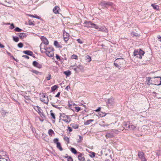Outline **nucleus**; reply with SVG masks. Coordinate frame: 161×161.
<instances>
[{
	"instance_id": "f257e3e1",
	"label": "nucleus",
	"mask_w": 161,
	"mask_h": 161,
	"mask_svg": "<svg viewBox=\"0 0 161 161\" xmlns=\"http://www.w3.org/2000/svg\"><path fill=\"white\" fill-rule=\"evenodd\" d=\"M40 47L42 53H45L46 55L50 57L53 56L54 50L52 48L47 47L45 45H43L42 43L41 44Z\"/></svg>"
},
{
	"instance_id": "f03ea898",
	"label": "nucleus",
	"mask_w": 161,
	"mask_h": 161,
	"mask_svg": "<svg viewBox=\"0 0 161 161\" xmlns=\"http://www.w3.org/2000/svg\"><path fill=\"white\" fill-rule=\"evenodd\" d=\"M125 63V61L123 58H118L114 61V65L115 66L120 69L122 67L123 65Z\"/></svg>"
},
{
	"instance_id": "7ed1b4c3",
	"label": "nucleus",
	"mask_w": 161,
	"mask_h": 161,
	"mask_svg": "<svg viewBox=\"0 0 161 161\" xmlns=\"http://www.w3.org/2000/svg\"><path fill=\"white\" fill-rule=\"evenodd\" d=\"M144 52L141 49L135 50L133 52V55L134 56H136L137 58L141 59L142 58V56L144 55Z\"/></svg>"
},
{
	"instance_id": "20e7f679",
	"label": "nucleus",
	"mask_w": 161,
	"mask_h": 161,
	"mask_svg": "<svg viewBox=\"0 0 161 161\" xmlns=\"http://www.w3.org/2000/svg\"><path fill=\"white\" fill-rule=\"evenodd\" d=\"M99 5H101L103 8H108L109 6H112L113 5V3L110 2H106L105 1H102Z\"/></svg>"
},
{
	"instance_id": "39448f33",
	"label": "nucleus",
	"mask_w": 161,
	"mask_h": 161,
	"mask_svg": "<svg viewBox=\"0 0 161 161\" xmlns=\"http://www.w3.org/2000/svg\"><path fill=\"white\" fill-rule=\"evenodd\" d=\"M138 156L141 161H147L146 158L144 157L145 154L143 152L139 151L138 152Z\"/></svg>"
},
{
	"instance_id": "423d86ee",
	"label": "nucleus",
	"mask_w": 161,
	"mask_h": 161,
	"mask_svg": "<svg viewBox=\"0 0 161 161\" xmlns=\"http://www.w3.org/2000/svg\"><path fill=\"white\" fill-rule=\"evenodd\" d=\"M33 108L40 115H43V112L41 108L38 106H32Z\"/></svg>"
},
{
	"instance_id": "0eeeda50",
	"label": "nucleus",
	"mask_w": 161,
	"mask_h": 161,
	"mask_svg": "<svg viewBox=\"0 0 161 161\" xmlns=\"http://www.w3.org/2000/svg\"><path fill=\"white\" fill-rule=\"evenodd\" d=\"M153 81L154 82V85H161V77H154Z\"/></svg>"
},
{
	"instance_id": "6e6552de",
	"label": "nucleus",
	"mask_w": 161,
	"mask_h": 161,
	"mask_svg": "<svg viewBox=\"0 0 161 161\" xmlns=\"http://www.w3.org/2000/svg\"><path fill=\"white\" fill-rule=\"evenodd\" d=\"M61 119L63 120L67 123H69L71 121V119L70 117L66 115H63L62 116Z\"/></svg>"
},
{
	"instance_id": "1a4fd4ad",
	"label": "nucleus",
	"mask_w": 161,
	"mask_h": 161,
	"mask_svg": "<svg viewBox=\"0 0 161 161\" xmlns=\"http://www.w3.org/2000/svg\"><path fill=\"white\" fill-rule=\"evenodd\" d=\"M40 99L41 101L45 103H47L48 102V99L47 96L43 94L40 97Z\"/></svg>"
},
{
	"instance_id": "9d476101",
	"label": "nucleus",
	"mask_w": 161,
	"mask_h": 161,
	"mask_svg": "<svg viewBox=\"0 0 161 161\" xmlns=\"http://www.w3.org/2000/svg\"><path fill=\"white\" fill-rule=\"evenodd\" d=\"M41 39L42 42L41 43H42L43 45L45 44L46 45H47L49 44V42L47 38L44 36H41Z\"/></svg>"
},
{
	"instance_id": "9b49d317",
	"label": "nucleus",
	"mask_w": 161,
	"mask_h": 161,
	"mask_svg": "<svg viewBox=\"0 0 161 161\" xmlns=\"http://www.w3.org/2000/svg\"><path fill=\"white\" fill-rule=\"evenodd\" d=\"M78 158L79 161H85V158L84 157V154L80 152H78Z\"/></svg>"
},
{
	"instance_id": "f8f14e48",
	"label": "nucleus",
	"mask_w": 161,
	"mask_h": 161,
	"mask_svg": "<svg viewBox=\"0 0 161 161\" xmlns=\"http://www.w3.org/2000/svg\"><path fill=\"white\" fill-rule=\"evenodd\" d=\"M69 34L66 32L64 31L63 33V37L65 42H66L69 39Z\"/></svg>"
},
{
	"instance_id": "ddd939ff",
	"label": "nucleus",
	"mask_w": 161,
	"mask_h": 161,
	"mask_svg": "<svg viewBox=\"0 0 161 161\" xmlns=\"http://www.w3.org/2000/svg\"><path fill=\"white\" fill-rule=\"evenodd\" d=\"M113 131H109L107 132L105 135L106 138H112L114 136L115 134L113 132Z\"/></svg>"
},
{
	"instance_id": "4468645a",
	"label": "nucleus",
	"mask_w": 161,
	"mask_h": 161,
	"mask_svg": "<svg viewBox=\"0 0 161 161\" xmlns=\"http://www.w3.org/2000/svg\"><path fill=\"white\" fill-rule=\"evenodd\" d=\"M32 64L33 66L36 67L38 69H41L42 67V66L41 64H40L36 61H34L33 62Z\"/></svg>"
},
{
	"instance_id": "2eb2a0df",
	"label": "nucleus",
	"mask_w": 161,
	"mask_h": 161,
	"mask_svg": "<svg viewBox=\"0 0 161 161\" xmlns=\"http://www.w3.org/2000/svg\"><path fill=\"white\" fill-rule=\"evenodd\" d=\"M85 26L87 27H93L92 25H93V23L91 21H85L84 23Z\"/></svg>"
},
{
	"instance_id": "dca6fc26",
	"label": "nucleus",
	"mask_w": 161,
	"mask_h": 161,
	"mask_svg": "<svg viewBox=\"0 0 161 161\" xmlns=\"http://www.w3.org/2000/svg\"><path fill=\"white\" fill-rule=\"evenodd\" d=\"M60 9V8L58 6H56L53 9V12L55 14H59V10Z\"/></svg>"
},
{
	"instance_id": "f3484780",
	"label": "nucleus",
	"mask_w": 161,
	"mask_h": 161,
	"mask_svg": "<svg viewBox=\"0 0 161 161\" xmlns=\"http://www.w3.org/2000/svg\"><path fill=\"white\" fill-rule=\"evenodd\" d=\"M84 59L86 62L87 63L90 62L92 60L91 57L88 55H87L85 56Z\"/></svg>"
},
{
	"instance_id": "a211bd4d",
	"label": "nucleus",
	"mask_w": 161,
	"mask_h": 161,
	"mask_svg": "<svg viewBox=\"0 0 161 161\" xmlns=\"http://www.w3.org/2000/svg\"><path fill=\"white\" fill-rule=\"evenodd\" d=\"M99 31L102 32H107L108 31V30L107 28H106L105 26L102 27L101 28H99Z\"/></svg>"
},
{
	"instance_id": "6ab92c4d",
	"label": "nucleus",
	"mask_w": 161,
	"mask_h": 161,
	"mask_svg": "<svg viewBox=\"0 0 161 161\" xmlns=\"http://www.w3.org/2000/svg\"><path fill=\"white\" fill-rule=\"evenodd\" d=\"M18 35L21 39H23L26 36L25 34L24 33H19Z\"/></svg>"
},
{
	"instance_id": "aec40b11",
	"label": "nucleus",
	"mask_w": 161,
	"mask_h": 161,
	"mask_svg": "<svg viewBox=\"0 0 161 161\" xmlns=\"http://www.w3.org/2000/svg\"><path fill=\"white\" fill-rule=\"evenodd\" d=\"M54 45L57 47L61 48L62 46L57 41H55L54 43Z\"/></svg>"
},
{
	"instance_id": "412c9836",
	"label": "nucleus",
	"mask_w": 161,
	"mask_h": 161,
	"mask_svg": "<svg viewBox=\"0 0 161 161\" xmlns=\"http://www.w3.org/2000/svg\"><path fill=\"white\" fill-rule=\"evenodd\" d=\"M23 52L26 54L30 56H31L33 54V52L29 50L24 51Z\"/></svg>"
},
{
	"instance_id": "4be33fe9",
	"label": "nucleus",
	"mask_w": 161,
	"mask_h": 161,
	"mask_svg": "<svg viewBox=\"0 0 161 161\" xmlns=\"http://www.w3.org/2000/svg\"><path fill=\"white\" fill-rule=\"evenodd\" d=\"M24 97L25 99V101L26 103H29L31 101V99L29 96H24Z\"/></svg>"
},
{
	"instance_id": "5701e85b",
	"label": "nucleus",
	"mask_w": 161,
	"mask_h": 161,
	"mask_svg": "<svg viewBox=\"0 0 161 161\" xmlns=\"http://www.w3.org/2000/svg\"><path fill=\"white\" fill-rule=\"evenodd\" d=\"M31 71L36 75H41L42 74V73L41 72L35 69H32L31 70Z\"/></svg>"
},
{
	"instance_id": "b1692460",
	"label": "nucleus",
	"mask_w": 161,
	"mask_h": 161,
	"mask_svg": "<svg viewBox=\"0 0 161 161\" xmlns=\"http://www.w3.org/2000/svg\"><path fill=\"white\" fill-rule=\"evenodd\" d=\"M151 6L153 7V8H154V9L157 10H159V8L158 5H156L155 4L153 3L151 5Z\"/></svg>"
},
{
	"instance_id": "393cba45",
	"label": "nucleus",
	"mask_w": 161,
	"mask_h": 161,
	"mask_svg": "<svg viewBox=\"0 0 161 161\" xmlns=\"http://www.w3.org/2000/svg\"><path fill=\"white\" fill-rule=\"evenodd\" d=\"M70 150L71 151L75 154H78V152H77L74 148L72 147H71Z\"/></svg>"
},
{
	"instance_id": "a878e982",
	"label": "nucleus",
	"mask_w": 161,
	"mask_h": 161,
	"mask_svg": "<svg viewBox=\"0 0 161 161\" xmlns=\"http://www.w3.org/2000/svg\"><path fill=\"white\" fill-rule=\"evenodd\" d=\"M50 115L51 116V118H52L54 121L55 119V114L53 113V111L52 110L50 111Z\"/></svg>"
},
{
	"instance_id": "bb28decb",
	"label": "nucleus",
	"mask_w": 161,
	"mask_h": 161,
	"mask_svg": "<svg viewBox=\"0 0 161 161\" xmlns=\"http://www.w3.org/2000/svg\"><path fill=\"white\" fill-rule=\"evenodd\" d=\"M94 121V120L93 119H89L87 120L86 121L84 122V125H88Z\"/></svg>"
},
{
	"instance_id": "cd10ccee",
	"label": "nucleus",
	"mask_w": 161,
	"mask_h": 161,
	"mask_svg": "<svg viewBox=\"0 0 161 161\" xmlns=\"http://www.w3.org/2000/svg\"><path fill=\"white\" fill-rule=\"evenodd\" d=\"M70 126L72 128L75 129H77L78 128L79 125L75 124H71Z\"/></svg>"
},
{
	"instance_id": "c85d7f7f",
	"label": "nucleus",
	"mask_w": 161,
	"mask_h": 161,
	"mask_svg": "<svg viewBox=\"0 0 161 161\" xmlns=\"http://www.w3.org/2000/svg\"><path fill=\"white\" fill-rule=\"evenodd\" d=\"M57 144V147L58 149L60 151H62L63 150V149L61 146V144L60 142L58 143Z\"/></svg>"
},
{
	"instance_id": "c756f323",
	"label": "nucleus",
	"mask_w": 161,
	"mask_h": 161,
	"mask_svg": "<svg viewBox=\"0 0 161 161\" xmlns=\"http://www.w3.org/2000/svg\"><path fill=\"white\" fill-rule=\"evenodd\" d=\"M41 134L42 135V137L43 139L45 141H47V140L48 139L47 138V136L46 134L43 133H42Z\"/></svg>"
},
{
	"instance_id": "7c9ffc66",
	"label": "nucleus",
	"mask_w": 161,
	"mask_h": 161,
	"mask_svg": "<svg viewBox=\"0 0 161 161\" xmlns=\"http://www.w3.org/2000/svg\"><path fill=\"white\" fill-rule=\"evenodd\" d=\"M58 87L57 85H55L52 86L51 88V91L52 92L55 91L56 89Z\"/></svg>"
},
{
	"instance_id": "2f4dec72",
	"label": "nucleus",
	"mask_w": 161,
	"mask_h": 161,
	"mask_svg": "<svg viewBox=\"0 0 161 161\" xmlns=\"http://www.w3.org/2000/svg\"><path fill=\"white\" fill-rule=\"evenodd\" d=\"M64 141L67 142V143H69V137H67L64 135Z\"/></svg>"
},
{
	"instance_id": "473e14b6",
	"label": "nucleus",
	"mask_w": 161,
	"mask_h": 161,
	"mask_svg": "<svg viewBox=\"0 0 161 161\" xmlns=\"http://www.w3.org/2000/svg\"><path fill=\"white\" fill-rule=\"evenodd\" d=\"M51 78V75L50 73H48L46 77V79L47 80H49Z\"/></svg>"
},
{
	"instance_id": "72a5a7b5",
	"label": "nucleus",
	"mask_w": 161,
	"mask_h": 161,
	"mask_svg": "<svg viewBox=\"0 0 161 161\" xmlns=\"http://www.w3.org/2000/svg\"><path fill=\"white\" fill-rule=\"evenodd\" d=\"M64 74L67 76H69L71 74V72L69 70H67L64 72Z\"/></svg>"
},
{
	"instance_id": "f704fd0d",
	"label": "nucleus",
	"mask_w": 161,
	"mask_h": 161,
	"mask_svg": "<svg viewBox=\"0 0 161 161\" xmlns=\"http://www.w3.org/2000/svg\"><path fill=\"white\" fill-rule=\"evenodd\" d=\"M71 59H75L76 60L78 59V57L77 55L75 54L72 55L71 56Z\"/></svg>"
},
{
	"instance_id": "c9c22d12",
	"label": "nucleus",
	"mask_w": 161,
	"mask_h": 161,
	"mask_svg": "<svg viewBox=\"0 0 161 161\" xmlns=\"http://www.w3.org/2000/svg\"><path fill=\"white\" fill-rule=\"evenodd\" d=\"M90 156L92 158H94L95 156V153L91 152L90 153Z\"/></svg>"
},
{
	"instance_id": "e433bc0d",
	"label": "nucleus",
	"mask_w": 161,
	"mask_h": 161,
	"mask_svg": "<svg viewBox=\"0 0 161 161\" xmlns=\"http://www.w3.org/2000/svg\"><path fill=\"white\" fill-rule=\"evenodd\" d=\"M75 111L77 112H78L81 110L80 108L78 107H75Z\"/></svg>"
},
{
	"instance_id": "4c0bfd02",
	"label": "nucleus",
	"mask_w": 161,
	"mask_h": 161,
	"mask_svg": "<svg viewBox=\"0 0 161 161\" xmlns=\"http://www.w3.org/2000/svg\"><path fill=\"white\" fill-rule=\"evenodd\" d=\"M69 107H71L72 106H75L76 105L74 103L71 102L69 103Z\"/></svg>"
},
{
	"instance_id": "58836bf2",
	"label": "nucleus",
	"mask_w": 161,
	"mask_h": 161,
	"mask_svg": "<svg viewBox=\"0 0 161 161\" xmlns=\"http://www.w3.org/2000/svg\"><path fill=\"white\" fill-rule=\"evenodd\" d=\"M79 139L78 140V143L81 142L83 140V137L79 135Z\"/></svg>"
},
{
	"instance_id": "ea45409f",
	"label": "nucleus",
	"mask_w": 161,
	"mask_h": 161,
	"mask_svg": "<svg viewBox=\"0 0 161 161\" xmlns=\"http://www.w3.org/2000/svg\"><path fill=\"white\" fill-rule=\"evenodd\" d=\"M2 156H6L7 155V153L5 152V151H2Z\"/></svg>"
},
{
	"instance_id": "a19ab883",
	"label": "nucleus",
	"mask_w": 161,
	"mask_h": 161,
	"mask_svg": "<svg viewBox=\"0 0 161 161\" xmlns=\"http://www.w3.org/2000/svg\"><path fill=\"white\" fill-rule=\"evenodd\" d=\"M34 21H32L31 20H29L28 22L29 25H34Z\"/></svg>"
},
{
	"instance_id": "79ce46f5",
	"label": "nucleus",
	"mask_w": 161,
	"mask_h": 161,
	"mask_svg": "<svg viewBox=\"0 0 161 161\" xmlns=\"http://www.w3.org/2000/svg\"><path fill=\"white\" fill-rule=\"evenodd\" d=\"M14 30L15 31H17V32H20L22 31V30L21 29L19 28L18 27H17Z\"/></svg>"
},
{
	"instance_id": "37998d69",
	"label": "nucleus",
	"mask_w": 161,
	"mask_h": 161,
	"mask_svg": "<svg viewBox=\"0 0 161 161\" xmlns=\"http://www.w3.org/2000/svg\"><path fill=\"white\" fill-rule=\"evenodd\" d=\"M99 114L102 117L106 115L105 114V113H103L101 112H100L99 113Z\"/></svg>"
},
{
	"instance_id": "c03bdc74",
	"label": "nucleus",
	"mask_w": 161,
	"mask_h": 161,
	"mask_svg": "<svg viewBox=\"0 0 161 161\" xmlns=\"http://www.w3.org/2000/svg\"><path fill=\"white\" fill-rule=\"evenodd\" d=\"M18 46L20 48H22L23 46V44L21 42H20L18 44Z\"/></svg>"
},
{
	"instance_id": "a18cd8bd",
	"label": "nucleus",
	"mask_w": 161,
	"mask_h": 161,
	"mask_svg": "<svg viewBox=\"0 0 161 161\" xmlns=\"http://www.w3.org/2000/svg\"><path fill=\"white\" fill-rule=\"evenodd\" d=\"M13 40H14L15 41V42H18L19 41V38L18 37H13Z\"/></svg>"
},
{
	"instance_id": "49530a36",
	"label": "nucleus",
	"mask_w": 161,
	"mask_h": 161,
	"mask_svg": "<svg viewBox=\"0 0 161 161\" xmlns=\"http://www.w3.org/2000/svg\"><path fill=\"white\" fill-rule=\"evenodd\" d=\"M93 27H94L96 29H98L99 28L98 26L95 24L93 23V25H92Z\"/></svg>"
},
{
	"instance_id": "de8ad7c7",
	"label": "nucleus",
	"mask_w": 161,
	"mask_h": 161,
	"mask_svg": "<svg viewBox=\"0 0 161 161\" xmlns=\"http://www.w3.org/2000/svg\"><path fill=\"white\" fill-rule=\"evenodd\" d=\"M58 139L57 138H55L53 140L54 142L56 144H57L58 143H59V142H58Z\"/></svg>"
},
{
	"instance_id": "09e8293b",
	"label": "nucleus",
	"mask_w": 161,
	"mask_h": 161,
	"mask_svg": "<svg viewBox=\"0 0 161 161\" xmlns=\"http://www.w3.org/2000/svg\"><path fill=\"white\" fill-rule=\"evenodd\" d=\"M67 160L68 161H73V159L71 156H69V157L67 158Z\"/></svg>"
},
{
	"instance_id": "8fccbe9b",
	"label": "nucleus",
	"mask_w": 161,
	"mask_h": 161,
	"mask_svg": "<svg viewBox=\"0 0 161 161\" xmlns=\"http://www.w3.org/2000/svg\"><path fill=\"white\" fill-rule=\"evenodd\" d=\"M129 128L132 130H134L135 128V127L134 125H129Z\"/></svg>"
},
{
	"instance_id": "3c124183",
	"label": "nucleus",
	"mask_w": 161,
	"mask_h": 161,
	"mask_svg": "<svg viewBox=\"0 0 161 161\" xmlns=\"http://www.w3.org/2000/svg\"><path fill=\"white\" fill-rule=\"evenodd\" d=\"M77 68H79V69H83V66L81 65V64H79V65H78L77 66Z\"/></svg>"
},
{
	"instance_id": "603ef678",
	"label": "nucleus",
	"mask_w": 161,
	"mask_h": 161,
	"mask_svg": "<svg viewBox=\"0 0 161 161\" xmlns=\"http://www.w3.org/2000/svg\"><path fill=\"white\" fill-rule=\"evenodd\" d=\"M77 41L80 44H82L83 43V42L80 39H78L77 40Z\"/></svg>"
},
{
	"instance_id": "864d4df0",
	"label": "nucleus",
	"mask_w": 161,
	"mask_h": 161,
	"mask_svg": "<svg viewBox=\"0 0 161 161\" xmlns=\"http://www.w3.org/2000/svg\"><path fill=\"white\" fill-rule=\"evenodd\" d=\"M56 59L58 60H60V57L59 56H58V55L57 54H56Z\"/></svg>"
},
{
	"instance_id": "5fc2aeb1",
	"label": "nucleus",
	"mask_w": 161,
	"mask_h": 161,
	"mask_svg": "<svg viewBox=\"0 0 161 161\" xmlns=\"http://www.w3.org/2000/svg\"><path fill=\"white\" fill-rule=\"evenodd\" d=\"M14 27V25L13 24H12L10 26V28L11 29H12Z\"/></svg>"
},
{
	"instance_id": "6e6d98bb",
	"label": "nucleus",
	"mask_w": 161,
	"mask_h": 161,
	"mask_svg": "<svg viewBox=\"0 0 161 161\" xmlns=\"http://www.w3.org/2000/svg\"><path fill=\"white\" fill-rule=\"evenodd\" d=\"M22 57L27 59H29V57L27 55H23Z\"/></svg>"
},
{
	"instance_id": "4d7b16f0",
	"label": "nucleus",
	"mask_w": 161,
	"mask_h": 161,
	"mask_svg": "<svg viewBox=\"0 0 161 161\" xmlns=\"http://www.w3.org/2000/svg\"><path fill=\"white\" fill-rule=\"evenodd\" d=\"M138 137H140V136H142V134H138V133H136L135 134Z\"/></svg>"
},
{
	"instance_id": "13d9d810",
	"label": "nucleus",
	"mask_w": 161,
	"mask_h": 161,
	"mask_svg": "<svg viewBox=\"0 0 161 161\" xmlns=\"http://www.w3.org/2000/svg\"><path fill=\"white\" fill-rule=\"evenodd\" d=\"M34 18H35L38 19H40V17L39 16H37L36 15H34Z\"/></svg>"
},
{
	"instance_id": "bf43d9fd",
	"label": "nucleus",
	"mask_w": 161,
	"mask_h": 161,
	"mask_svg": "<svg viewBox=\"0 0 161 161\" xmlns=\"http://www.w3.org/2000/svg\"><path fill=\"white\" fill-rule=\"evenodd\" d=\"M69 157V156L68 154H65V156H64L62 158H67L68 157Z\"/></svg>"
},
{
	"instance_id": "052dcab7",
	"label": "nucleus",
	"mask_w": 161,
	"mask_h": 161,
	"mask_svg": "<svg viewBox=\"0 0 161 161\" xmlns=\"http://www.w3.org/2000/svg\"><path fill=\"white\" fill-rule=\"evenodd\" d=\"M70 89V87L69 86H67L65 88V89H66L67 90H68L69 89Z\"/></svg>"
},
{
	"instance_id": "680f3d73",
	"label": "nucleus",
	"mask_w": 161,
	"mask_h": 161,
	"mask_svg": "<svg viewBox=\"0 0 161 161\" xmlns=\"http://www.w3.org/2000/svg\"><path fill=\"white\" fill-rule=\"evenodd\" d=\"M60 94V92H58L57 94L55 96V97H59Z\"/></svg>"
},
{
	"instance_id": "e2e57ef3",
	"label": "nucleus",
	"mask_w": 161,
	"mask_h": 161,
	"mask_svg": "<svg viewBox=\"0 0 161 161\" xmlns=\"http://www.w3.org/2000/svg\"><path fill=\"white\" fill-rule=\"evenodd\" d=\"M101 108L100 107H99L97 109L95 110V111L96 112H99V111H100V110H101Z\"/></svg>"
},
{
	"instance_id": "0e129e2a",
	"label": "nucleus",
	"mask_w": 161,
	"mask_h": 161,
	"mask_svg": "<svg viewBox=\"0 0 161 161\" xmlns=\"http://www.w3.org/2000/svg\"><path fill=\"white\" fill-rule=\"evenodd\" d=\"M157 38L159 40V41L161 42V36L160 35H158V36Z\"/></svg>"
},
{
	"instance_id": "69168bd1",
	"label": "nucleus",
	"mask_w": 161,
	"mask_h": 161,
	"mask_svg": "<svg viewBox=\"0 0 161 161\" xmlns=\"http://www.w3.org/2000/svg\"><path fill=\"white\" fill-rule=\"evenodd\" d=\"M151 78L150 77H148L147 78V80L148 81V82H149L150 80H151Z\"/></svg>"
},
{
	"instance_id": "338daca9",
	"label": "nucleus",
	"mask_w": 161,
	"mask_h": 161,
	"mask_svg": "<svg viewBox=\"0 0 161 161\" xmlns=\"http://www.w3.org/2000/svg\"><path fill=\"white\" fill-rule=\"evenodd\" d=\"M48 133L49 135H52L54 133V131H48Z\"/></svg>"
},
{
	"instance_id": "774afa93",
	"label": "nucleus",
	"mask_w": 161,
	"mask_h": 161,
	"mask_svg": "<svg viewBox=\"0 0 161 161\" xmlns=\"http://www.w3.org/2000/svg\"><path fill=\"white\" fill-rule=\"evenodd\" d=\"M4 47V46L0 43V47L3 48Z\"/></svg>"
}]
</instances>
